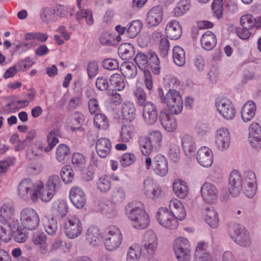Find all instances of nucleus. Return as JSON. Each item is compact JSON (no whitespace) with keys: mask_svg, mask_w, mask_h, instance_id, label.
<instances>
[{"mask_svg":"<svg viewBox=\"0 0 261 261\" xmlns=\"http://www.w3.org/2000/svg\"><path fill=\"white\" fill-rule=\"evenodd\" d=\"M229 192L232 197L239 196L241 191L248 198H252L257 191V181L254 172L247 171L243 173L232 170L229 177Z\"/></svg>","mask_w":261,"mask_h":261,"instance_id":"obj_1","label":"nucleus"},{"mask_svg":"<svg viewBox=\"0 0 261 261\" xmlns=\"http://www.w3.org/2000/svg\"><path fill=\"white\" fill-rule=\"evenodd\" d=\"M169 210L165 207H160L156 214L159 224L170 229L177 228L179 221L184 220L187 213L182 202L177 198H172L169 203Z\"/></svg>","mask_w":261,"mask_h":261,"instance_id":"obj_2","label":"nucleus"},{"mask_svg":"<svg viewBox=\"0 0 261 261\" xmlns=\"http://www.w3.org/2000/svg\"><path fill=\"white\" fill-rule=\"evenodd\" d=\"M124 210L126 217L135 228L144 229L149 225V216L142 202L137 201H131L125 205Z\"/></svg>","mask_w":261,"mask_h":261,"instance_id":"obj_3","label":"nucleus"},{"mask_svg":"<svg viewBox=\"0 0 261 261\" xmlns=\"http://www.w3.org/2000/svg\"><path fill=\"white\" fill-rule=\"evenodd\" d=\"M123 239L121 230L114 225L108 227L102 236L105 248L109 252L117 250L120 247Z\"/></svg>","mask_w":261,"mask_h":261,"instance_id":"obj_4","label":"nucleus"},{"mask_svg":"<svg viewBox=\"0 0 261 261\" xmlns=\"http://www.w3.org/2000/svg\"><path fill=\"white\" fill-rule=\"evenodd\" d=\"M160 91H162L161 90ZM161 101L165 103L171 114L178 115L183 110V101L180 92L174 89H170L165 95H161Z\"/></svg>","mask_w":261,"mask_h":261,"instance_id":"obj_5","label":"nucleus"},{"mask_svg":"<svg viewBox=\"0 0 261 261\" xmlns=\"http://www.w3.org/2000/svg\"><path fill=\"white\" fill-rule=\"evenodd\" d=\"M66 237L69 239H74L80 236L84 229L81 219L74 215H70L65 218L61 224Z\"/></svg>","mask_w":261,"mask_h":261,"instance_id":"obj_6","label":"nucleus"},{"mask_svg":"<svg viewBox=\"0 0 261 261\" xmlns=\"http://www.w3.org/2000/svg\"><path fill=\"white\" fill-rule=\"evenodd\" d=\"M38 181H33L30 178H24L21 180L17 187V193L19 197L25 201H37V189L40 187Z\"/></svg>","mask_w":261,"mask_h":261,"instance_id":"obj_7","label":"nucleus"},{"mask_svg":"<svg viewBox=\"0 0 261 261\" xmlns=\"http://www.w3.org/2000/svg\"><path fill=\"white\" fill-rule=\"evenodd\" d=\"M229 234L233 241L240 247L247 248L251 245L249 232L243 226L233 225L229 228Z\"/></svg>","mask_w":261,"mask_h":261,"instance_id":"obj_8","label":"nucleus"},{"mask_svg":"<svg viewBox=\"0 0 261 261\" xmlns=\"http://www.w3.org/2000/svg\"><path fill=\"white\" fill-rule=\"evenodd\" d=\"M21 224L24 228L33 230L39 225L40 218L38 213L33 208L27 207L23 208L20 213Z\"/></svg>","mask_w":261,"mask_h":261,"instance_id":"obj_9","label":"nucleus"},{"mask_svg":"<svg viewBox=\"0 0 261 261\" xmlns=\"http://www.w3.org/2000/svg\"><path fill=\"white\" fill-rule=\"evenodd\" d=\"M15 209L11 202L3 203L0 207V221L6 222L10 228L16 231L20 226L19 221L14 218Z\"/></svg>","mask_w":261,"mask_h":261,"instance_id":"obj_10","label":"nucleus"},{"mask_svg":"<svg viewBox=\"0 0 261 261\" xmlns=\"http://www.w3.org/2000/svg\"><path fill=\"white\" fill-rule=\"evenodd\" d=\"M215 106L220 115L227 120L234 119L236 110L232 102L226 97H218L216 99Z\"/></svg>","mask_w":261,"mask_h":261,"instance_id":"obj_11","label":"nucleus"},{"mask_svg":"<svg viewBox=\"0 0 261 261\" xmlns=\"http://www.w3.org/2000/svg\"><path fill=\"white\" fill-rule=\"evenodd\" d=\"M231 135L228 129L225 127L218 128L215 135L216 147L220 151L227 150L230 145Z\"/></svg>","mask_w":261,"mask_h":261,"instance_id":"obj_12","label":"nucleus"},{"mask_svg":"<svg viewBox=\"0 0 261 261\" xmlns=\"http://www.w3.org/2000/svg\"><path fill=\"white\" fill-rule=\"evenodd\" d=\"M200 194L202 200L207 204H214L219 197V190L213 184L206 181L203 184L200 189Z\"/></svg>","mask_w":261,"mask_h":261,"instance_id":"obj_13","label":"nucleus"},{"mask_svg":"<svg viewBox=\"0 0 261 261\" xmlns=\"http://www.w3.org/2000/svg\"><path fill=\"white\" fill-rule=\"evenodd\" d=\"M248 142L252 148L261 149V124L257 122H252L248 128Z\"/></svg>","mask_w":261,"mask_h":261,"instance_id":"obj_14","label":"nucleus"},{"mask_svg":"<svg viewBox=\"0 0 261 261\" xmlns=\"http://www.w3.org/2000/svg\"><path fill=\"white\" fill-rule=\"evenodd\" d=\"M163 16V7L160 5L154 6L148 11L145 23L150 27H156L162 22Z\"/></svg>","mask_w":261,"mask_h":261,"instance_id":"obj_15","label":"nucleus"},{"mask_svg":"<svg viewBox=\"0 0 261 261\" xmlns=\"http://www.w3.org/2000/svg\"><path fill=\"white\" fill-rule=\"evenodd\" d=\"M198 164L204 168H210L214 162V154L212 149L206 146L201 147L196 153Z\"/></svg>","mask_w":261,"mask_h":261,"instance_id":"obj_16","label":"nucleus"},{"mask_svg":"<svg viewBox=\"0 0 261 261\" xmlns=\"http://www.w3.org/2000/svg\"><path fill=\"white\" fill-rule=\"evenodd\" d=\"M47 240V237L43 232L36 231L33 234L32 242L35 246L38 247L37 252L40 255L44 256L49 253V247Z\"/></svg>","mask_w":261,"mask_h":261,"instance_id":"obj_17","label":"nucleus"},{"mask_svg":"<svg viewBox=\"0 0 261 261\" xmlns=\"http://www.w3.org/2000/svg\"><path fill=\"white\" fill-rule=\"evenodd\" d=\"M69 198L73 206L78 209L83 208L87 201L85 192L79 187H73L70 189Z\"/></svg>","mask_w":261,"mask_h":261,"instance_id":"obj_18","label":"nucleus"},{"mask_svg":"<svg viewBox=\"0 0 261 261\" xmlns=\"http://www.w3.org/2000/svg\"><path fill=\"white\" fill-rule=\"evenodd\" d=\"M135 62L142 70H144L145 82L147 89L151 90L152 88V78L150 72L145 70V68L148 64L147 57L142 53H138L135 58Z\"/></svg>","mask_w":261,"mask_h":261,"instance_id":"obj_19","label":"nucleus"},{"mask_svg":"<svg viewBox=\"0 0 261 261\" xmlns=\"http://www.w3.org/2000/svg\"><path fill=\"white\" fill-rule=\"evenodd\" d=\"M144 248L149 255H153L156 252L158 241L155 232L152 230L147 231L144 236L143 240Z\"/></svg>","mask_w":261,"mask_h":261,"instance_id":"obj_20","label":"nucleus"},{"mask_svg":"<svg viewBox=\"0 0 261 261\" xmlns=\"http://www.w3.org/2000/svg\"><path fill=\"white\" fill-rule=\"evenodd\" d=\"M152 169L154 173L161 176H165L168 172V163L166 158L161 154H156L153 159Z\"/></svg>","mask_w":261,"mask_h":261,"instance_id":"obj_21","label":"nucleus"},{"mask_svg":"<svg viewBox=\"0 0 261 261\" xmlns=\"http://www.w3.org/2000/svg\"><path fill=\"white\" fill-rule=\"evenodd\" d=\"M143 107V117L144 121L149 125L154 124L158 118L156 106L151 102H146Z\"/></svg>","mask_w":261,"mask_h":261,"instance_id":"obj_22","label":"nucleus"},{"mask_svg":"<svg viewBox=\"0 0 261 261\" xmlns=\"http://www.w3.org/2000/svg\"><path fill=\"white\" fill-rule=\"evenodd\" d=\"M256 105L252 100H248L243 106L241 115L242 120L245 123L248 122L253 119L256 112Z\"/></svg>","mask_w":261,"mask_h":261,"instance_id":"obj_23","label":"nucleus"},{"mask_svg":"<svg viewBox=\"0 0 261 261\" xmlns=\"http://www.w3.org/2000/svg\"><path fill=\"white\" fill-rule=\"evenodd\" d=\"M68 209L67 202L64 199H58L52 203L51 213L55 217H65L68 213Z\"/></svg>","mask_w":261,"mask_h":261,"instance_id":"obj_24","label":"nucleus"},{"mask_svg":"<svg viewBox=\"0 0 261 261\" xmlns=\"http://www.w3.org/2000/svg\"><path fill=\"white\" fill-rule=\"evenodd\" d=\"M165 31L167 36L172 40L178 39L182 34L181 26L175 20H171L167 23Z\"/></svg>","mask_w":261,"mask_h":261,"instance_id":"obj_25","label":"nucleus"},{"mask_svg":"<svg viewBox=\"0 0 261 261\" xmlns=\"http://www.w3.org/2000/svg\"><path fill=\"white\" fill-rule=\"evenodd\" d=\"M172 188L175 195L180 199L186 198L189 193L187 182L180 179L176 178L173 180Z\"/></svg>","mask_w":261,"mask_h":261,"instance_id":"obj_26","label":"nucleus"},{"mask_svg":"<svg viewBox=\"0 0 261 261\" xmlns=\"http://www.w3.org/2000/svg\"><path fill=\"white\" fill-rule=\"evenodd\" d=\"M203 215L205 221L211 227L216 228L218 227L219 222L218 214L213 206L206 207Z\"/></svg>","mask_w":261,"mask_h":261,"instance_id":"obj_27","label":"nucleus"},{"mask_svg":"<svg viewBox=\"0 0 261 261\" xmlns=\"http://www.w3.org/2000/svg\"><path fill=\"white\" fill-rule=\"evenodd\" d=\"M100 231L96 226H91L88 228L86 232V240L87 243L92 247L98 246L100 242Z\"/></svg>","mask_w":261,"mask_h":261,"instance_id":"obj_28","label":"nucleus"},{"mask_svg":"<svg viewBox=\"0 0 261 261\" xmlns=\"http://www.w3.org/2000/svg\"><path fill=\"white\" fill-rule=\"evenodd\" d=\"M95 148L97 154L100 157L105 158L110 153L112 148V144L109 139L101 138L96 141Z\"/></svg>","mask_w":261,"mask_h":261,"instance_id":"obj_29","label":"nucleus"},{"mask_svg":"<svg viewBox=\"0 0 261 261\" xmlns=\"http://www.w3.org/2000/svg\"><path fill=\"white\" fill-rule=\"evenodd\" d=\"M181 144L184 152L186 155H191L196 151V143L193 137L185 134L180 136Z\"/></svg>","mask_w":261,"mask_h":261,"instance_id":"obj_30","label":"nucleus"},{"mask_svg":"<svg viewBox=\"0 0 261 261\" xmlns=\"http://www.w3.org/2000/svg\"><path fill=\"white\" fill-rule=\"evenodd\" d=\"M136 128L132 124L122 125L119 134V141L123 143H129L136 135Z\"/></svg>","mask_w":261,"mask_h":261,"instance_id":"obj_31","label":"nucleus"},{"mask_svg":"<svg viewBox=\"0 0 261 261\" xmlns=\"http://www.w3.org/2000/svg\"><path fill=\"white\" fill-rule=\"evenodd\" d=\"M240 23L244 29H251L253 28H260L261 16L255 18L249 14L243 15L240 18Z\"/></svg>","mask_w":261,"mask_h":261,"instance_id":"obj_32","label":"nucleus"},{"mask_svg":"<svg viewBox=\"0 0 261 261\" xmlns=\"http://www.w3.org/2000/svg\"><path fill=\"white\" fill-rule=\"evenodd\" d=\"M38 185L40 186L39 189H37V201L40 199L44 202H49L55 195L53 192L47 186L40 180L38 181Z\"/></svg>","mask_w":261,"mask_h":261,"instance_id":"obj_33","label":"nucleus"},{"mask_svg":"<svg viewBox=\"0 0 261 261\" xmlns=\"http://www.w3.org/2000/svg\"><path fill=\"white\" fill-rule=\"evenodd\" d=\"M84 121V115L79 112H75L68 117L66 125L68 128L74 131L81 128Z\"/></svg>","mask_w":261,"mask_h":261,"instance_id":"obj_34","label":"nucleus"},{"mask_svg":"<svg viewBox=\"0 0 261 261\" xmlns=\"http://www.w3.org/2000/svg\"><path fill=\"white\" fill-rule=\"evenodd\" d=\"M200 42L203 49L206 50H211L214 48L217 44L216 37L213 32L207 31L202 35Z\"/></svg>","mask_w":261,"mask_h":261,"instance_id":"obj_35","label":"nucleus"},{"mask_svg":"<svg viewBox=\"0 0 261 261\" xmlns=\"http://www.w3.org/2000/svg\"><path fill=\"white\" fill-rule=\"evenodd\" d=\"M121 114L123 118L126 121H132L136 117V108L130 101L123 102L121 106Z\"/></svg>","mask_w":261,"mask_h":261,"instance_id":"obj_36","label":"nucleus"},{"mask_svg":"<svg viewBox=\"0 0 261 261\" xmlns=\"http://www.w3.org/2000/svg\"><path fill=\"white\" fill-rule=\"evenodd\" d=\"M161 124L163 128L167 132H173L176 130L177 124L176 119L173 116L167 114L162 115L161 117Z\"/></svg>","mask_w":261,"mask_h":261,"instance_id":"obj_37","label":"nucleus"},{"mask_svg":"<svg viewBox=\"0 0 261 261\" xmlns=\"http://www.w3.org/2000/svg\"><path fill=\"white\" fill-rule=\"evenodd\" d=\"M60 135V130L58 128L53 129L48 134L47 136L48 145L45 147V152H48L51 150L59 143L58 137Z\"/></svg>","mask_w":261,"mask_h":261,"instance_id":"obj_38","label":"nucleus"},{"mask_svg":"<svg viewBox=\"0 0 261 261\" xmlns=\"http://www.w3.org/2000/svg\"><path fill=\"white\" fill-rule=\"evenodd\" d=\"M96 186L98 191L102 193L108 192L111 189V180L107 175H102L96 181Z\"/></svg>","mask_w":261,"mask_h":261,"instance_id":"obj_39","label":"nucleus"},{"mask_svg":"<svg viewBox=\"0 0 261 261\" xmlns=\"http://www.w3.org/2000/svg\"><path fill=\"white\" fill-rule=\"evenodd\" d=\"M120 70L123 75L128 79L134 78L137 74V69L133 62H124L120 66Z\"/></svg>","mask_w":261,"mask_h":261,"instance_id":"obj_40","label":"nucleus"},{"mask_svg":"<svg viewBox=\"0 0 261 261\" xmlns=\"http://www.w3.org/2000/svg\"><path fill=\"white\" fill-rule=\"evenodd\" d=\"M142 254L141 247L137 244L128 247L127 251L126 261H139Z\"/></svg>","mask_w":261,"mask_h":261,"instance_id":"obj_41","label":"nucleus"},{"mask_svg":"<svg viewBox=\"0 0 261 261\" xmlns=\"http://www.w3.org/2000/svg\"><path fill=\"white\" fill-rule=\"evenodd\" d=\"M118 54L122 60L130 59L135 54L133 45L130 43H124L118 48Z\"/></svg>","mask_w":261,"mask_h":261,"instance_id":"obj_42","label":"nucleus"},{"mask_svg":"<svg viewBox=\"0 0 261 261\" xmlns=\"http://www.w3.org/2000/svg\"><path fill=\"white\" fill-rule=\"evenodd\" d=\"M126 198L124 189L121 187H116L111 193L110 199L114 204H119L122 202Z\"/></svg>","mask_w":261,"mask_h":261,"instance_id":"obj_43","label":"nucleus"},{"mask_svg":"<svg viewBox=\"0 0 261 261\" xmlns=\"http://www.w3.org/2000/svg\"><path fill=\"white\" fill-rule=\"evenodd\" d=\"M173 60L174 63L178 66H182L186 62L185 51L179 46H175L173 48Z\"/></svg>","mask_w":261,"mask_h":261,"instance_id":"obj_44","label":"nucleus"},{"mask_svg":"<svg viewBox=\"0 0 261 261\" xmlns=\"http://www.w3.org/2000/svg\"><path fill=\"white\" fill-rule=\"evenodd\" d=\"M39 15L41 21L45 23L49 24L55 21V11L50 7L42 8Z\"/></svg>","mask_w":261,"mask_h":261,"instance_id":"obj_45","label":"nucleus"},{"mask_svg":"<svg viewBox=\"0 0 261 261\" xmlns=\"http://www.w3.org/2000/svg\"><path fill=\"white\" fill-rule=\"evenodd\" d=\"M76 19L80 21L85 19L86 23L88 25H92L94 23L92 12L88 9L79 8L76 13Z\"/></svg>","mask_w":261,"mask_h":261,"instance_id":"obj_46","label":"nucleus"},{"mask_svg":"<svg viewBox=\"0 0 261 261\" xmlns=\"http://www.w3.org/2000/svg\"><path fill=\"white\" fill-rule=\"evenodd\" d=\"M173 248L175 253L190 249L191 246L189 241L187 238L180 237L174 241Z\"/></svg>","mask_w":261,"mask_h":261,"instance_id":"obj_47","label":"nucleus"},{"mask_svg":"<svg viewBox=\"0 0 261 261\" xmlns=\"http://www.w3.org/2000/svg\"><path fill=\"white\" fill-rule=\"evenodd\" d=\"M70 149L65 144H60L56 149V159L60 163H65L68 159Z\"/></svg>","mask_w":261,"mask_h":261,"instance_id":"obj_48","label":"nucleus"},{"mask_svg":"<svg viewBox=\"0 0 261 261\" xmlns=\"http://www.w3.org/2000/svg\"><path fill=\"white\" fill-rule=\"evenodd\" d=\"M111 86L116 91H121L125 87V83L124 78L119 73L113 74L110 79Z\"/></svg>","mask_w":261,"mask_h":261,"instance_id":"obj_49","label":"nucleus"},{"mask_svg":"<svg viewBox=\"0 0 261 261\" xmlns=\"http://www.w3.org/2000/svg\"><path fill=\"white\" fill-rule=\"evenodd\" d=\"M43 226L45 232L48 235L53 236L56 234L58 229V223L54 218H46L44 220Z\"/></svg>","mask_w":261,"mask_h":261,"instance_id":"obj_50","label":"nucleus"},{"mask_svg":"<svg viewBox=\"0 0 261 261\" xmlns=\"http://www.w3.org/2000/svg\"><path fill=\"white\" fill-rule=\"evenodd\" d=\"M190 5V0H181L174 9L173 11L174 15L175 17L181 16L189 10Z\"/></svg>","mask_w":261,"mask_h":261,"instance_id":"obj_51","label":"nucleus"},{"mask_svg":"<svg viewBox=\"0 0 261 261\" xmlns=\"http://www.w3.org/2000/svg\"><path fill=\"white\" fill-rule=\"evenodd\" d=\"M141 152L144 155L148 156L152 152V143L148 137H142L139 140Z\"/></svg>","mask_w":261,"mask_h":261,"instance_id":"obj_52","label":"nucleus"},{"mask_svg":"<svg viewBox=\"0 0 261 261\" xmlns=\"http://www.w3.org/2000/svg\"><path fill=\"white\" fill-rule=\"evenodd\" d=\"M143 26L142 21L140 20L133 21L129 23L126 32L130 38L135 37L140 32Z\"/></svg>","mask_w":261,"mask_h":261,"instance_id":"obj_53","label":"nucleus"},{"mask_svg":"<svg viewBox=\"0 0 261 261\" xmlns=\"http://www.w3.org/2000/svg\"><path fill=\"white\" fill-rule=\"evenodd\" d=\"M51 191L56 194L62 186V182L59 176L54 175L50 176L45 184Z\"/></svg>","mask_w":261,"mask_h":261,"instance_id":"obj_54","label":"nucleus"},{"mask_svg":"<svg viewBox=\"0 0 261 261\" xmlns=\"http://www.w3.org/2000/svg\"><path fill=\"white\" fill-rule=\"evenodd\" d=\"M94 124L97 128L100 129H106L109 126L107 117L101 113L96 114L95 115Z\"/></svg>","mask_w":261,"mask_h":261,"instance_id":"obj_55","label":"nucleus"},{"mask_svg":"<svg viewBox=\"0 0 261 261\" xmlns=\"http://www.w3.org/2000/svg\"><path fill=\"white\" fill-rule=\"evenodd\" d=\"M180 149L177 140L172 141L169 146L168 155L171 160L176 162L179 157Z\"/></svg>","mask_w":261,"mask_h":261,"instance_id":"obj_56","label":"nucleus"},{"mask_svg":"<svg viewBox=\"0 0 261 261\" xmlns=\"http://www.w3.org/2000/svg\"><path fill=\"white\" fill-rule=\"evenodd\" d=\"M45 147L42 141L37 140L33 143L28 151H30L34 156L40 158L45 152Z\"/></svg>","mask_w":261,"mask_h":261,"instance_id":"obj_57","label":"nucleus"},{"mask_svg":"<svg viewBox=\"0 0 261 261\" xmlns=\"http://www.w3.org/2000/svg\"><path fill=\"white\" fill-rule=\"evenodd\" d=\"M155 184L152 178L146 177L144 178L143 181L138 185V190L139 192L145 196Z\"/></svg>","mask_w":261,"mask_h":261,"instance_id":"obj_58","label":"nucleus"},{"mask_svg":"<svg viewBox=\"0 0 261 261\" xmlns=\"http://www.w3.org/2000/svg\"><path fill=\"white\" fill-rule=\"evenodd\" d=\"M61 176L65 184H69L73 180L74 174L70 166L65 165L62 168Z\"/></svg>","mask_w":261,"mask_h":261,"instance_id":"obj_59","label":"nucleus"},{"mask_svg":"<svg viewBox=\"0 0 261 261\" xmlns=\"http://www.w3.org/2000/svg\"><path fill=\"white\" fill-rule=\"evenodd\" d=\"M73 8L71 6H65L59 5H57L54 10L55 11V14L61 17H64L66 16L68 13L70 14L71 16H72L74 13Z\"/></svg>","mask_w":261,"mask_h":261,"instance_id":"obj_60","label":"nucleus"},{"mask_svg":"<svg viewBox=\"0 0 261 261\" xmlns=\"http://www.w3.org/2000/svg\"><path fill=\"white\" fill-rule=\"evenodd\" d=\"M162 188L155 184L145 197L149 200L155 201L162 197Z\"/></svg>","mask_w":261,"mask_h":261,"instance_id":"obj_61","label":"nucleus"},{"mask_svg":"<svg viewBox=\"0 0 261 261\" xmlns=\"http://www.w3.org/2000/svg\"><path fill=\"white\" fill-rule=\"evenodd\" d=\"M212 10L214 17L220 19L223 13V0H214L212 4Z\"/></svg>","mask_w":261,"mask_h":261,"instance_id":"obj_62","label":"nucleus"},{"mask_svg":"<svg viewBox=\"0 0 261 261\" xmlns=\"http://www.w3.org/2000/svg\"><path fill=\"white\" fill-rule=\"evenodd\" d=\"M160 61L158 56L154 53H151L150 57L148 59L147 65H149L151 68L152 72L158 74L160 73Z\"/></svg>","mask_w":261,"mask_h":261,"instance_id":"obj_63","label":"nucleus"},{"mask_svg":"<svg viewBox=\"0 0 261 261\" xmlns=\"http://www.w3.org/2000/svg\"><path fill=\"white\" fill-rule=\"evenodd\" d=\"M136 158L134 154L127 152L123 154L120 159V164L124 167L132 165L136 161Z\"/></svg>","mask_w":261,"mask_h":261,"instance_id":"obj_64","label":"nucleus"}]
</instances>
